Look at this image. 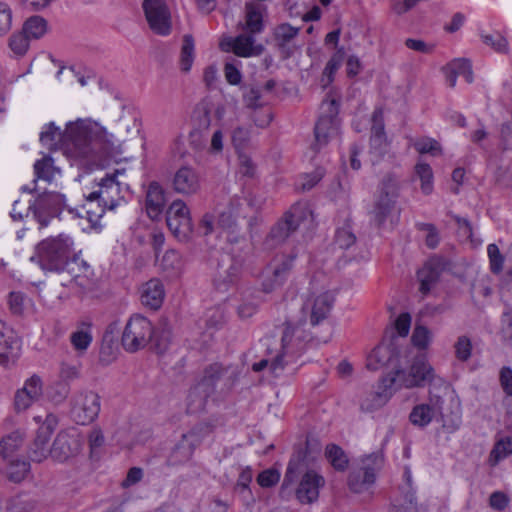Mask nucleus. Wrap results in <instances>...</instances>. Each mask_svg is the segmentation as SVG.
Listing matches in <instances>:
<instances>
[{
	"mask_svg": "<svg viewBox=\"0 0 512 512\" xmlns=\"http://www.w3.org/2000/svg\"><path fill=\"white\" fill-rule=\"evenodd\" d=\"M251 126H238L232 131V144L236 150L244 149L251 137Z\"/></svg>",
	"mask_w": 512,
	"mask_h": 512,
	"instance_id": "56",
	"label": "nucleus"
},
{
	"mask_svg": "<svg viewBox=\"0 0 512 512\" xmlns=\"http://www.w3.org/2000/svg\"><path fill=\"white\" fill-rule=\"evenodd\" d=\"M234 252L232 249V252L218 253L216 273L213 279L217 290L226 291L241 274L245 258L242 255H234Z\"/></svg>",
	"mask_w": 512,
	"mask_h": 512,
	"instance_id": "10",
	"label": "nucleus"
},
{
	"mask_svg": "<svg viewBox=\"0 0 512 512\" xmlns=\"http://www.w3.org/2000/svg\"><path fill=\"white\" fill-rule=\"evenodd\" d=\"M21 352V340L12 329L0 323V365L14 364Z\"/></svg>",
	"mask_w": 512,
	"mask_h": 512,
	"instance_id": "19",
	"label": "nucleus"
},
{
	"mask_svg": "<svg viewBox=\"0 0 512 512\" xmlns=\"http://www.w3.org/2000/svg\"><path fill=\"white\" fill-rule=\"evenodd\" d=\"M402 182L395 173H387L378 185L377 196L371 211L373 223L381 228L395 209Z\"/></svg>",
	"mask_w": 512,
	"mask_h": 512,
	"instance_id": "8",
	"label": "nucleus"
},
{
	"mask_svg": "<svg viewBox=\"0 0 512 512\" xmlns=\"http://www.w3.org/2000/svg\"><path fill=\"white\" fill-rule=\"evenodd\" d=\"M267 7L254 1L245 4V24L243 29L252 35L260 34L264 31L263 15Z\"/></svg>",
	"mask_w": 512,
	"mask_h": 512,
	"instance_id": "25",
	"label": "nucleus"
},
{
	"mask_svg": "<svg viewBox=\"0 0 512 512\" xmlns=\"http://www.w3.org/2000/svg\"><path fill=\"white\" fill-rule=\"evenodd\" d=\"M254 42L255 38L252 34L238 35L231 43L234 54L244 58L251 57V49Z\"/></svg>",
	"mask_w": 512,
	"mask_h": 512,
	"instance_id": "44",
	"label": "nucleus"
},
{
	"mask_svg": "<svg viewBox=\"0 0 512 512\" xmlns=\"http://www.w3.org/2000/svg\"><path fill=\"white\" fill-rule=\"evenodd\" d=\"M333 302L334 299L328 292L322 293L315 298L310 316L312 326L318 325L327 318L333 306Z\"/></svg>",
	"mask_w": 512,
	"mask_h": 512,
	"instance_id": "30",
	"label": "nucleus"
},
{
	"mask_svg": "<svg viewBox=\"0 0 512 512\" xmlns=\"http://www.w3.org/2000/svg\"><path fill=\"white\" fill-rule=\"evenodd\" d=\"M411 341L417 348H427L430 342V331L425 326H416L413 331Z\"/></svg>",
	"mask_w": 512,
	"mask_h": 512,
	"instance_id": "61",
	"label": "nucleus"
},
{
	"mask_svg": "<svg viewBox=\"0 0 512 512\" xmlns=\"http://www.w3.org/2000/svg\"><path fill=\"white\" fill-rule=\"evenodd\" d=\"M100 412V396L92 391L81 392L73 399L71 414L77 424L92 423Z\"/></svg>",
	"mask_w": 512,
	"mask_h": 512,
	"instance_id": "13",
	"label": "nucleus"
},
{
	"mask_svg": "<svg viewBox=\"0 0 512 512\" xmlns=\"http://www.w3.org/2000/svg\"><path fill=\"white\" fill-rule=\"evenodd\" d=\"M448 262L444 257L433 256L425 265L417 272L420 282V292L423 295L431 291L432 286L439 280L440 275L446 270Z\"/></svg>",
	"mask_w": 512,
	"mask_h": 512,
	"instance_id": "18",
	"label": "nucleus"
},
{
	"mask_svg": "<svg viewBox=\"0 0 512 512\" xmlns=\"http://www.w3.org/2000/svg\"><path fill=\"white\" fill-rule=\"evenodd\" d=\"M47 31V21L41 16H32L23 25V33L29 38L39 39Z\"/></svg>",
	"mask_w": 512,
	"mask_h": 512,
	"instance_id": "43",
	"label": "nucleus"
},
{
	"mask_svg": "<svg viewBox=\"0 0 512 512\" xmlns=\"http://www.w3.org/2000/svg\"><path fill=\"white\" fill-rule=\"evenodd\" d=\"M416 227L420 231H427L425 244L428 248L435 249L440 242L439 233L435 225L431 223H417Z\"/></svg>",
	"mask_w": 512,
	"mask_h": 512,
	"instance_id": "58",
	"label": "nucleus"
},
{
	"mask_svg": "<svg viewBox=\"0 0 512 512\" xmlns=\"http://www.w3.org/2000/svg\"><path fill=\"white\" fill-rule=\"evenodd\" d=\"M444 379L436 375L434 368L424 356L414 358L410 370L406 373L399 367H394L380 380L379 391L371 393V399L367 398L362 404V409L372 411L382 407L392 396L393 391L401 387H425L435 388L443 386Z\"/></svg>",
	"mask_w": 512,
	"mask_h": 512,
	"instance_id": "2",
	"label": "nucleus"
},
{
	"mask_svg": "<svg viewBox=\"0 0 512 512\" xmlns=\"http://www.w3.org/2000/svg\"><path fill=\"white\" fill-rule=\"evenodd\" d=\"M304 456L301 452L293 456L287 465L279 490V496L288 500L292 495L302 505L315 503L320 489L325 486V478L314 469L304 471Z\"/></svg>",
	"mask_w": 512,
	"mask_h": 512,
	"instance_id": "4",
	"label": "nucleus"
},
{
	"mask_svg": "<svg viewBox=\"0 0 512 512\" xmlns=\"http://www.w3.org/2000/svg\"><path fill=\"white\" fill-rule=\"evenodd\" d=\"M201 443V436L198 428H193L182 435L181 440L173 448L169 457L172 465L187 462L193 455L195 448Z\"/></svg>",
	"mask_w": 512,
	"mask_h": 512,
	"instance_id": "20",
	"label": "nucleus"
},
{
	"mask_svg": "<svg viewBox=\"0 0 512 512\" xmlns=\"http://www.w3.org/2000/svg\"><path fill=\"white\" fill-rule=\"evenodd\" d=\"M40 142L49 150H56L63 144L76 157L82 158L109 154L114 149L112 134L98 123L82 119L69 122L64 131L50 122L40 133Z\"/></svg>",
	"mask_w": 512,
	"mask_h": 512,
	"instance_id": "1",
	"label": "nucleus"
},
{
	"mask_svg": "<svg viewBox=\"0 0 512 512\" xmlns=\"http://www.w3.org/2000/svg\"><path fill=\"white\" fill-rule=\"evenodd\" d=\"M434 411L433 408L428 404L416 405L410 415V422L419 427L427 426L433 419Z\"/></svg>",
	"mask_w": 512,
	"mask_h": 512,
	"instance_id": "41",
	"label": "nucleus"
},
{
	"mask_svg": "<svg viewBox=\"0 0 512 512\" xmlns=\"http://www.w3.org/2000/svg\"><path fill=\"white\" fill-rule=\"evenodd\" d=\"M325 457L336 471L344 472L348 468V456L337 444L331 443L326 446Z\"/></svg>",
	"mask_w": 512,
	"mask_h": 512,
	"instance_id": "36",
	"label": "nucleus"
},
{
	"mask_svg": "<svg viewBox=\"0 0 512 512\" xmlns=\"http://www.w3.org/2000/svg\"><path fill=\"white\" fill-rule=\"evenodd\" d=\"M295 258V255L284 256L279 262L271 264L266 269L262 282L264 292L270 293L284 284L293 268Z\"/></svg>",
	"mask_w": 512,
	"mask_h": 512,
	"instance_id": "17",
	"label": "nucleus"
},
{
	"mask_svg": "<svg viewBox=\"0 0 512 512\" xmlns=\"http://www.w3.org/2000/svg\"><path fill=\"white\" fill-rule=\"evenodd\" d=\"M166 222L169 230L179 240H186L192 233L190 211L182 200H175L166 212Z\"/></svg>",
	"mask_w": 512,
	"mask_h": 512,
	"instance_id": "14",
	"label": "nucleus"
},
{
	"mask_svg": "<svg viewBox=\"0 0 512 512\" xmlns=\"http://www.w3.org/2000/svg\"><path fill=\"white\" fill-rule=\"evenodd\" d=\"M395 354V349L391 346H378L367 357L366 368L370 371H376L380 365L385 364L384 358L386 356H388L387 362L391 363Z\"/></svg>",
	"mask_w": 512,
	"mask_h": 512,
	"instance_id": "34",
	"label": "nucleus"
},
{
	"mask_svg": "<svg viewBox=\"0 0 512 512\" xmlns=\"http://www.w3.org/2000/svg\"><path fill=\"white\" fill-rule=\"evenodd\" d=\"M165 292L163 284L158 279H151L146 282L141 290V302L144 306L152 310L161 307L164 300Z\"/></svg>",
	"mask_w": 512,
	"mask_h": 512,
	"instance_id": "26",
	"label": "nucleus"
},
{
	"mask_svg": "<svg viewBox=\"0 0 512 512\" xmlns=\"http://www.w3.org/2000/svg\"><path fill=\"white\" fill-rule=\"evenodd\" d=\"M173 190L182 195H192L200 189L198 173L190 166H181L172 179Z\"/></svg>",
	"mask_w": 512,
	"mask_h": 512,
	"instance_id": "22",
	"label": "nucleus"
},
{
	"mask_svg": "<svg viewBox=\"0 0 512 512\" xmlns=\"http://www.w3.org/2000/svg\"><path fill=\"white\" fill-rule=\"evenodd\" d=\"M415 174L421 181V190L428 195L433 190V172L429 164L418 163L415 166Z\"/></svg>",
	"mask_w": 512,
	"mask_h": 512,
	"instance_id": "46",
	"label": "nucleus"
},
{
	"mask_svg": "<svg viewBox=\"0 0 512 512\" xmlns=\"http://www.w3.org/2000/svg\"><path fill=\"white\" fill-rule=\"evenodd\" d=\"M71 244L72 241L68 237L45 239L36 246V253L30 260L38 263L43 270H69V266L76 262L75 258H71Z\"/></svg>",
	"mask_w": 512,
	"mask_h": 512,
	"instance_id": "6",
	"label": "nucleus"
},
{
	"mask_svg": "<svg viewBox=\"0 0 512 512\" xmlns=\"http://www.w3.org/2000/svg\"><path fill=\"white\" fill-rule=\"evenodd\" d=\"M118 171L107 174L98 184L99 189L86 196V204L81 208L92 227H96L105 209L113 210L122 200L120 183L116 180Z\"/></svg>",
	"mask_w": 512,
	"mask_h": 512,
	"instance_id": "5",
	"label": "nucleus"
},
{
	"mask_svg": "<svg viewBox=\"0 0 512 512\" xmlns=\"http://www.w3.org/2000/svg\"><path fill=\"white\" fill-rule=\"evenodd\" d=\"M225 373L226 370L221 364H211L205 369L204 375L198 384L200 385V388H204L212 394L215 390L216 384Z\"/></svg>",
	"mask_w": 512,
	"mask_h": 512,
	"instance_id": "37",
	"label": "nucleus"
},
{
	"mask_svg": "<svg viewBox=\"0 0 512 512\" xmlns=\"http://www.w3.org/2000/svg\"><path fill=\"white\" fill-rule=\"evenodd\" d=\"M339 109L340 99L337 100L331 94H327L322 100L319 117L314 127L315 140L310 146L314 154L327 145L330 138L338 134L340 129Z\"/></svg>",
	"mask_w": 512,
	"mask_h": 512,
	"instance_id": "7",
	"label": "nucleus"
},
{
	"mask_svg": "<svg viewBox=\"0 0 512 512\" xmlns=\"http://www.w3.org/2000/svg\"><path fill=\"white\" fill-rule=\"evenodd\" d=\"M153 336V325L146 317L135 314L128 320L122 334L123 348L130 353L144 348Z\"/></svg>",
	"mask_w": 512,
	"mask_h": 512,
	"instance_id": "9",
	"label": "nucleus"
},
{
	"mask_svg": "<svg viewBox=\"0 0 512 512\" xmlns=\"http://www.w3.org/2000/svg\"><path fill=\"white\" fill-rule=\"evenodd\" d=\"M372 468H366V471L361 469L350 472L348 476V487L354 493H362L368 490L375 483V476L373 475Z\"/></svg>",
	"mask_w": 512,
	"mask_h": 512,
	"instance_id": "29",
	"label": "nucleus"
},
{
	"mask_svg": "<svg viewBox=\"0 0 512 512\" xmlns=\"http://www.w3.org/2000/svg\"><path fill=\"white\" fill-rule=\"evenodd\" d=\"M512 454V436L500 438L494 445L491 456L497 461L504 459Z\"/></svg>",
	"mask_w": 512,
	"mask_h": 512,
	"instance_id": "54",
	"label": "nucleus"
},
{
	"mask_svg": "<svg viewBox=\"0 0 512 512\" xmlns=\"http://www.w3.org/2000/svg\"><path fill=\"white\" fill-rule=\"evenodd\" d=\"M501 323L503 338L506 342H512V309H507L502 313Z\"/></svg>",
	"mask_w": 512,
	"mask_h": 512,
	"instance_id": "64",
	"label": "nucleus"
},
{
	"mask_svg": "<svg viewBox=\"0 0 512 512\" xmlns=\"http://www.w3.org/2000/svg\"><path fill=\"white\" fill-rule=\"evenodd\" d=\"M414 147L421 154L430 153L431 155L436 156L441 152L440 144L436 140L430 138L418 140L415 142Z\"/></svg>",
	"mask_w": 512,
	"mask_h": 512,
	"instance_id": "63",
	"label": "nucleus"
},
{
	"mask_svg": "<svg viewBox=\"0 0 512 512\" xmlns=\"http://www.w3.org/2000/svg\"><path fill=\"white\" fill-rule=\"evenodd\" d=\"M9 47L18 56H23L29 47V37L22 33L13 34L9 39Z\"/></svg>",
	"mask_w": 512,
	"mask_h": 512,
	"instance_id": "57",
	"label": "nucleus"
},
{
	"mask_svg": "<svg viewBox=\"0 0 512 512\" xmlns=\"http://www.w3.org/2000/svg\"><path fill=\"white\" fill-rule=\"evenodd\" d=\"M448 70H452L458 76H462L468 83L473 82V71L469 60L467 59H455L448 64Z\"/></svg>",
	"mask_w": 512,
	"mask_h": 512,
	"instance_id": "49",
	"label": "nucleus"
},
{
	"mask_svg": "<svg viewBox=\"0 0 512 512\" xmlns=\"http://www.w3.org/2000/svg\"><path fill=\"white\" fill-rule=\"evenodd\" d=\"M388 142L385 133L383 111L375 109L372 114V126L370 136L371 152L381 157L387 152Z\"/></svg>",
	"mask_w": 512,
	"mask_h": 512,
	"instance_id": "23",
	"label": "nucleus"
},
{
	"mask_svg": "<svg viewBox=\"0 0 512 512\" xmlns=\"http://www.w3.org/2000/svg\"><path fill=\"white\" fill-rule=\"evenodd\" d=\"M23 443V437L21 433L15 431L4 437L0 441V455L7 459L16 452Z\"/></svg>",
	"mask_w": 512,
	"mask_h": 512,
	"instance_id": "42",
	"label": "nucleus"
},
{
	"mask_svg": "<svg viewBox=\"0 0 512 512\" xmlns=\"http://www.w3.org/2000/svg\"><path fill=\"white\" fill-rule=\"evenodd\" d=\"M194 50L195 45L192 35H184L180 53V66L183 72L190 71L194 61Z\"/></svg>",
	"mask_w": 512,
	"mask_h": 512,
	"instance_id": "40",
	"label": "nucleus"
},
{
	"mask_svg": "<svg viewBox=\"0 0 512 512\" xmlns=\"http://www.w3.org/2000/svg\"><path fill=\"white\" fill-rule=\"evenodd\" d=\"M166 204L165 191L158 182H151L146 193V210L150 218H157Z\"/></svg>",
	"mask_w": 512,
	"mask_h": 512,
	"instance_id": "27",
	"label": "nucleus"
},
{
	"mask_svg": "<svg viewBox=\"0 0 512 512\" xmlns=\"http://www.w3.org/2000/svg\"><path fill=\"white\" fill-rule=\"evenodd\" d=\"M73 347L78 351L86 350L92 342V336L89 332L80 330L73 332L70 336Z\"/></svg>",
	"mask_w": 512,
	"mask_h": 512,
	"instance_id": "62",
	"label": "nucleus"
},
{
	"mask_svg": "<svg viewBox=\"0 0 512 512\" xmlns=\"http://www.w3.org/2000/svg\"><path fill=\"white\" fill-rule=\"evenodd\" d=\"M344 57V47L337 48L336 52L331 56L323 70L322 82H324L326 79V82L323 84V86L330 84L334 80V74L341 67Z\"/></svg>",
	"mask_w": 512,
	"mask_h": 512,
	"instance_id": "38",
	"label": "nucleus"
},
{
	"mask_svg": "<svg viewBox=\"0 0 512 512\" xmlns=\"http://www.w3.org/2000/svg\"><path fill=\"white\" fill-rule=\"evenodd\" d=\"M172 341L171 327L166 321L161 322L158 327H153V336L150 338L149 343L152 344L153 349L162 354L169 348Z\"/></svg>",
	"mask_w": 512,
	"mask_h": 512,
	"instance_id": "31",
	"label": "nucleus"
},
{
	"mask_svg": "<svg viewBox=\"0 0 512 512\" xmlns=\"http://www.w3.org/2000/svg\"><path fill=\"white\" fill-rule=\"evenodd\" d=\"M487 253L490 262V270L493 274H499L503 270L504 256L501 254L498 246L494 243L489 244Z\"/></svg>",
	"mask_w": 512,
	"mask_h": 512,
	"instance_id": "55",
	"label": "nucleus"
},
{
	"mask_svg": "<svg viewBox=\"0 0 512 512\" xmlns=\"http://www.w3.org/2000/svg\"><path fill=\"white\" fill-rule=\"evenodd\" d=\"M280 480V472L275 468H269L260 472L257 476V483L263 488H271Z\"/></svg>",
	"mask_w": 512,
	"mask_h": 512,
	"instance_id": "59",
	"label": "nucleus"
},
{
	"mask_svg": "<svg viewBox=\"0 0 512 512\" xmlns=\"http://www.w3.org/2000/svg\"><path fill=\"white\" fill-rule=\"evenodd\" d=\"M335 244L340 249H348L356 242V236L354 235L350 225L346 224L341 228H338L334 238Z\"/></svg>",
	"mask_w": 512,
	"mask_h": 512,
	"instance_id": "48",
	"label": "nucleus"
},
{
	"mask_svg": "<svg viewBox=\"0 0 512 512\" xmlns=\"http://www.w3.org/2000/svg\"><path fill=\"white\" fill-rule=\"evenodd\" d=\"M33 215L38 223L45 227L50 219L61 214L65 205V196L58 192H43L37 199L30 204Z\"/></svg>",
	"mask_w": 512,
	"mask_h": 512,
	"instance_id": "12",
	"label": "nucleus"
},
{
	"mask_svg": "<svg viewBox=\"0 0 512 512\" xmlns=\"http://www.w3.org/2000/svg\"><path fill=\"white\" fill-rule=\"evenodd\" d=\"M481 39L484 44L490 46L496 52L503 53L508 50V42L499 32H492L488 34L482 33Z\"/></svg>",
	"mask_w": 512,
	"mask_h": 512,
	"instance_id": "50",
	"label": "nucleus"
},
{
	"mask_svg": "<svg viewBox=\"0 0 512 512\" xmlns=\"http://www.w3.org/2000/svg\"><path fill=\"white\" fill-rule=\"evenodd\" d=\"M181 256L174 249L167 250L162 257L160 266L164 271L177 273L181 268Z\"/></svg>",
	"mask_w": 512,
	"mask_h": 512,
	"instance_id": "51",
	"label": "nucleus"
},
{
	"mask_svg": "<svg viewBox=\"0 0 512 512\" xmlns=\"http://www.w3.org/2000/svg\"><path fill=\"white\" fill-rule=\"evenodd\" d=\"M57 425L58 417L48 413L39 426L36 437L29 449V458L32 461L41 462L46 459L49 453L53 459L64 462L80 452L82 441L75 431H61L56 436L51 449H47L48 442Z\"/></svg>",
	"mask_w": 512,
	"mask_h": 512,
	"instance_id": "3",
	"label": "nucleus"
},
{
	"mask_svg": "<svg viewBox=\"0 0 512 512\" xmlns=\"http://www.w3.org/2000/svg\"><path fill=\"white\" fill-rule=\"evenodd\" d=\"M31 465L29 461L12 459L6 468V476L10 482L21 483L29 475Z\"/></svg>",
	"mask_w": 512,
	"mask_h": 512,
	"instance_id": "35",
	"label": "nucleus"
},
{
	"mask_svg": "<svg viewBox=\"0 0 512 512\" xmlns=\"http://www.w3.org/2000/svg\"><path fill=\"white\" fill-rule=\"evenodd\" d=\"M56 171L57 168L54 166V160L49 155L37 160L34 164V172L37 180L51 182Z\"/></svg>",
	"mask_w": 512,
	"mask_h": 512,
	"instance_id": "39",
	"label": "nucleus"
},
{
	"mask_svg": "<svg viewBox=\"0 0 512 512\" xmlns=\"http://www.w3.org/2000/svg\"><path fill=\"white\" fill-rule=\"evenodd\" d=\"M455 357L462 362L470 359L472 354V342L466 335L459 336L454 344Z\"/></svg>",
	"mask_w": 512,
	"mask_h": 512,
	"instance_id": "52",
	"label": "nucleus"
},
{
	"mask_svg": "<svg viewBox=\"0 0 512 512\" xmlns=\"http://www.w3.org/2000/svg\"><path fill=\"white\" fill-rule=\"evenodd\" d=\"M142 8L149 28L153 33L159 36L171 34V13L164 0H144Z\"/></svg>",
	"mask_w": 512,
	"mask_h": 512,
	"instance_id": "11",
	"label": "nucleus"
},
{
	"mask_svg": "<svg viewBox=\"0 0 512 512\" xmlns=\"http://www.w3.org/2000/svg\"><path fill=\"white\" fill-rule=\"evenodd\" d=\"M194 129L191 132L193 137L196 133L207 132L211 125V107L208 102H200L193 112Z\"/></svg>",
	"mask_w": 512,
	"mask_h": 512,
	"instance_id": "32",
	"label": "nucleus"
},
{
	"mask_svg": "<svg viewBox=\"0 0 512 512\" xmlns=\"http://www.w3.org/2000/svg\"><path fill=\"white\" fill-rule=\"evenodd\" d=\"M210 395V392L204 388H200V385L196 384L189 390L187 397V411L189 413H198L203 411Z\"/></svg>",
	"mask_w": 512,
	"mask_h": 512,
	"instance_id": "33",
	"label": "nucleus"
},
{
	"mask_svg": "<svg viewBox=\"0 0 512 512\" xmlns=\"http://www.w3.org/2000/svg\"><path fill=\"white\" fill-rule=\"evenodd\" d=\"M43 386V380L37 374H33L26 379L23 387L18 389L14 395V408L16 412L26 411L34 403L38 402L43 396Z\"/></svg>",
	"mask_w": 512,
	"mask_h": 512,
	"instance_id": "16",
	"label": "nucleus"
},
{
	"mask_svg": "<svg viewBox=\"0 0 512 512\" xmlns=\"http://www.w3.org/2000/svg\"><path fill=\"white\" fill-rule=\"evenodd\" d=\"M81 363L76 361L70 363L62 361L60 364L59 378L61 382H65L70 386V383L81 377Z\"/></svg>",
	"mask_w": 512,
	"mask_h": 512,
	"instance_id": "45",
	"label": "nucleus"
},
{
	"mask_svg": "<svg viewBox=\"0 0 512 512\" xmlns=\"http://www.w3.org/2000/svg\"><path fill=\"white\" fill-rule=\"evenodd\" d=\"M241 206H242V200L240 198H238V197L232 198L230 200L228 210L223 211L220 214V222L223 225L231 226L234 223L235 218L240 214Z\"/></svg>",
	"mask_w": 512,
	"mask_h": 512,
	"instance_id": "53",
	"label": "nucleus"
},
{
	"mask_svg": "<svg viewBox=\"0 0 512 512\" xmlns=\"http://www.w3.org/2000/svg\"><path fill=\"white\" fill-rule=\"evenodd\" d=\"M300 332V325H294L291 321H285V328L281 337V353L277 354L273 361L270 363V370L275 376L279 375V372L283 370V357L285 354L294 353L298 350L295 349V333Z\"/></svg>",
	"mask_w": 512,
	"mask_h": 512,
	"instance_id": "21",
	"label": "nucleus"
},
{
	"mask_svg": "<svg viewBox=\"0 0 512 512\" xmlns=\"http://www.w3.org/2000/svg\"><path fill=\"white\" fill-rule=\"evenodd\" d=\"M297 208L293 207L287 211L266 236L263 246L266 250H272L282 244L293 232H295L301 222V216L296 214Z\"/></svg>",
	"mask_w": 512,
	"mask_h": 512,
	"instance_id": "15",
	"label": "nucleus"
},
{
	"mask_svg": "<svg viewBox=\"0 0 512 512\" xmlns=\"http://www.w3.org/2000/svg\"><path fill=\"white\" fill-rule=\"evenodd\" d=\"M325 170L322 167H317L313 172L304 174L301 183L302 191H309L314 188L324 177Z\"/></svg>",
	"mask_w": 512,
	"mask_h": 512,
	"instance_id": "60",
	"label": "nucleus"
},
{
	"mask_svg": "<svg viewBox=\"0 0 512 512\" xmlns=\"http://www.w3.org/2000/svg\"><path fill=\"white\" fill-rule=\"evenodd\" d=\"M299 31L298 27H293L289 23H281L274 28L275 45L283 59H289L293 55L294 50L290 46V42L297 37Z\"/></svg>",
	"mask_w": 512,
	"mask_h": 512,
	"instance_id": "24",
	"label": "nucleus"
},
{
	"mask_svg": "<svg viewBox=\"0 0 512 512\" xmlns=\"http://www.w3.org/2000/svg\"><path fill=\"white\" fill-rule=\"evenodd\" d=\"M70 393V386L61 381L55 382L47 389V397L54 404H61Z\"/></svg>",
	"mask_w": 512,
	"mask_h": 512,
	"instance_id": "47",
	"label": "nucleus"
},
{
	"mask_svg": "<svg viewBox=\"0 0 512 512\" xmlns=\"http://www.w3.org/2000/svg\"><path fill=\"white\" fill-rule=\"evenodd\" d=\"M399 490L400 495L393 503L392 512H419L416 492L412 485L405 483Z\"/></svg>",
	"mask_w": 512,
	"mask_h": 512,
	"instance_id": "28",
	"label": "nucleus"
}]
</instances>
